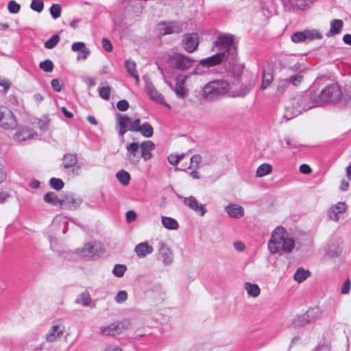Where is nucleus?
<instances>
[{
    "mask_svg": "<svg viewBox=\"0 0 351 351\" xmlns=\"http://www.w3.org/2000/svg\"><path fill=\"white\" fill-rule=\"evenodd\" d=\"M294 247V239L288 234L285 228L282 226L276 228L268 242L269 252L272 254L290 253Z\"/></svg>",
    "mask_w": 351,
    "mask_h": 351,
    "instance_id": "nucleus-1",
    "label": "nucleus"
},
{
    "mask_svg": "<svg viewBox=\"0 0 351 351\" xmlns=\"http://www.w3.org/2000/svg\"><path fill=\"white\" fill-rule=\"evenodd\" d=\"M217 50V53H223L226 59L233 61L237 57V47L233 42V36L230 34H219L213 43L212 50Z\"/></svg>",
    "mask_w": 351,
    "mask_h": 351,
    "instance_id": "nucleus-2",
    "label": "nucleus"
},
{
    "mask_svg": "<svg viewBox=\"0 0 351 351\" xmlns=\"http://www.w3.org/2000/svg\"><path fill=\"white\" fill-rule=\"evenodd\" d=\"M313 93L310 95L303 94L292 98L289 105L285 107L287 112H290L292 117L298 116L303 111L317 106L315 101L313 98Z\"/></svg>",
    "mask_w": 351,
    "mask_h": 351,
    "instance_id": "nucleus-3",
    "label": "nucleus"
},
{
    "mask_svg": "<svg viewBox=\"0 0 351 351\" xmlns=\"http://www.w3.org/2000/svg\"><path fill=\"white\" fill-rule=\"evenodd\" d=\"M342 97V90L337 84L326 86L319 94L313 93V98L317 106L327 103H336L340 101Z\"/></svg>",
    "mask_w": 351,
    "mask_h": 351,
    "instance_id": "nucleus-4",
    "label": "nucleus"
},
{
    "mask_svg": "<svg viewBox=\"0 0 351 351\" xmlns=\"http://www.w3.org/2000/svg\"><path fill=\"white\" fill-rule=\"evenodd\" d=\"M230 83L225 80H214L206 84L203 88L206 99H213L226 93L229 94Z\"/></svg>",
    "mask_w": 351,
    "mask_h": 351,
    "instance_id": "nucleus-5",
    "label": "nucleus"
},
{
    "mask_svg": "<svg viewBox=\"0 0 351 351\" xmlns=\"http://www.w3.org/2000/svg\"><path fill=\"white\" fill-rule=\"evenodd\" d=\"M254 86V81L252 79L246 82H243L241 79L239 82L232 81L230 84L229 95L232 97H243L252 90Z\"/></svg>",
    "mask_w": 351,
    "mask_h": 351,
    "instance_id": "nucleus-6",
    "label": "nucleus"
},
{
    "mask_svg": "<svg viewBox=\"0 0 351 351\" xmlns=\"http://www.w3.org/2000/svg\"><path fill=\"white\" fill-rule=\"evenodd\" d=\"M171 66L175 69L186 71L191 68L195 60L181 53H173L169 58Z\"/></svg>",
    "mask_w": 351,
    "mask_h": 351,
    "instance_id": "nucleus-7",
    "label": "nucleus"
},
{
    "mask_svg": "<svg viewBox=\"0 0 351 351\" xmlns=\"http://www.w3.org/2000/svg\"><path fill=\"white\" fill-rule=\"evenodd\" d=\"M17 125L13 112L7 107H0V127L5 130H14Z\"/></svg>",
    "mask_w": 351,
    "mask_h": 351,
    "instance_id": "nucleus-8",
    "label": "nucleus"
},
{
    "mask_svg": "<svg viewBox=\"0 0 351 351\" xmlns=\"http://www.w3.org/2000/svg\"><path fill=\"white\" fill-rule=\"evenodd\" d=\"M226 61L228 60L226 59L224 54L223 53H217L210 57L202 60L199 64L194 69L193 73L201 74L202 73H203V71H199L200 66L208 68L210 66H216L219 64H221Z\"/></svg>",
    "mask_w": 351,
    "mask_h": 351,
    "instance_id": "nucleus-9",
    "label": "nucleus"
},
{
    "mask_svg": "<svg viewBox=\"0 0 351 351\" xmlns=\"http://www.w3.org/2000/svg\"><path fill=\"white\" fill-rule=\"evenodd\" d=\"M182 30V25L176 21L161 22L157 25L156 31L160 36L180 33Z\"/></svg>",
    "mask_w": 351,
    "mask_h": 351,
    "instance_id": "nucleus-10",
    "label": "nucleus"
},
{
    "mask_svg": "<svg viewBox=\"0 0 351 351\" xmlns=\"http://www.w3.org/2000/svg\"><path fill=\"white\" fill-rule=\"evenodd\" d=\"M322 35L316 30H304L298 32L291 36V40L295 43H306L314 39H321Z\"/></svg>",
    "mask_w": 351,
    "mask_h": 351,
    "instance_id": "nucleus-11",
    "label": "nucleus"
},
{
    "mask_svg": "<svg viewBox=\"0 0 351 351\" xmlns=\"http://www.w3.org/2000/svg\"><path fill=\"white\" fill-rule=\"evenodd\" d=\"M125 157L130 165H136L139 163L141 156L139 151V143L133 142L126 145Z\"/></svg>",
    "mask_w": 351,
    "mask_h": 351,
    "instance_id": "nucleus-12",
    "label": "nucleus"
},
{
    "mask_svg": "<svg viewBox=\"0 0 351 351\" xmlns=\"http://www.w3.org/2000/svg\"><path fill=\"white\" fill-rule=\"evenodd\" d=\"M129 130L132 132H139L142 136L149 138L153 136L154 129L152 126L147 122L141 124V120L136 119L131 123Z\"/></svg>",
    "mask_w": 351,
    "mask_h": 351,
    "instance_id": "nucleus-13",
    "label": "nucleus"
},
{
    "mask_svg": "<svg viewBox=\"0 0 351 351\" xmlns=\"http://www.w3.org/2000/svg\"><path fill=\"white\" fill-rule=\"evenodd\" d=\"M127 329L126 325L121 322H114L108 326L100 328V332L103 335L115 337L121 335Z\"/></svg>",
    "mask_w": 351,
    "mask_h": 351,
    "instance_id": "nucleus-14",
    "label": "nucleus"
},
{
    "mask_svg": "<svg viewBox=\"0 0 351 351\" xmlns=\"http://www.w3.org/2000/svg\"><path fill=\"white\" fill-rule=\"evenodd\" d=\"M199 36L197 33L186 34L182 40V47L188 53L195 51L199 46Z\"/></svg>",
    "mask_w": 351,
    "mask_h": 351,
    "instance_id": "nucleus-15",
    "label": "nucleus"
},
{
    "mask_svg": "<svg viewBox=\"0 0 351 351\" xmlns=\"http://www.w3.org/2000/svg\"><path fill=\"white\" fill-rule=\"evenodd\" d=\"M180 198L182 199L185 206L193 210L201 217L204 216L207 211L206 208L202 204L199 203L194 196L191 195L186 197H180Z\"/></svg>",
    "mask_w": 351,
    "mask_h": 351,
    "instance_id": "nucleus-16",
    "label": "nucleus"
},
{
    "mask_svg": "<svg viewBox=\"0 0 351 351\" xmlns=\"http://www.w3.org/2000/svg\"><path fill=\"white\" fill-rule=\"evenodd\" d=\"M101 251V248L95 243L89 242L84 245V246L77 250V253L84 258H93L99 256Z\"/></svg>",
    "mask_w": 351,
    "mask_h": 351,
    "instance_id": "nucleus-17",
    "label": "nucleus"
},
{
    "mask_svg": "<svg viewBox=\"0 0 351 351\" xmlns=\"http://www.w3.org/2000/svg\"><path fill=\"white\" fill-rule=\"evenodd\" d=\"M82 199L74 194H66L62 198L60 208L65 210H75L80 206Z\"/></svg>",
    "mask_w": 351,
    "mask_h": 351,
    "instance_id": "nucleus-18",
    "label": "nucleus"
},
{
    "mask_svg": "<svg viewBox=\"0 0 351 351\" xmlns=\"http://www.w3.org/2000/svg\"><path fill=\"white\" fill-rule=\"evenodd\" d=\"M347 210L348 206L346 202H339L330 206L327 215L330 220L337 222L340 219L339 215L345 213Z\"/></svg>",
    "mask_w": 351,
    "mask_h": 351,
    "instance_id": "nucleus-19",
    "label": "nucleus"
},
{
    "mask_svg": "<svg viewBox=\"0 0 351 351\" xmlns=\"http://www.w3.org/2000/svg\"><path fill=\"white\" fill-rule=\"evenodd\" d=\"M189 77V75H179L176 78L173 90L178 98L184 99L188 95V90L185 85Z\"/></svg>",
    "mask_w": 351,
    "mask_h": 351,
    "instance_id": "nucleus-20",
    "label": "nucleus"
},
{
    "mask_svg": "<svg viewBox=\"0 0 351 351\" xmlns=\"http://www.w3.org/2000/svg\"><path fill=\"white\" fill-rule=\"evenodd\" d=\"M145 90L147 95L153 101L165 106L169 109L171 108V106L165 102L162 95L158 92L153 84L148 81H146Z\"/></svg>",
    "mask_w": 351,
    "mask_h": 351,
    "instance_id": "nucleus-21",
    "label": "nucleus"
},
{
    "mask_svg": "<svg viewBox=\"0 0 351 351\" xmlns=\"http://www.w3.org/2000/svg\"><path fill=\"white\" fill-rule=\"evenodd\" d=\"M64 326L62 324H53L46 334L45 339L49 343L56 342L63 335Z\"/></svg>",
    "mask_w": 351,
    "mask_h": 351,
    "instance_id": "nucleus-22",
    "label": "nucleus"
},
{
    "mask_svg": "<svg viewBox=\"0 0 351 351\" xmlns=\"http://www.w3.org/2000/svg\"><path fill=\"white\" fill-rule=\"evenodd\" d=\"M158 250L162 258L163 264L165 265H169L173 263V254L167 244L163 242H160L158 245Z\"/></svg>",
    "mask_w": 351,
    "mask_h": 351,
    "instance_id": "nucleus-23",
    "label": "nucleus"
},
{
    "mask_svg": "<svg viewBox=\"0 0 351 351\" xmlns=\"http://www.w3.org/2000/svg\"><path fill=\"white\" fill-rule=\"evenodd\" d=\"M117 126L116 129L120 136H123L125 133L129 130L131 123L133 121L126 115H122L117 113L116 115Z\"/></svg>",
    "mask_w": 351,
    "mask_h": 351,
    "instance_id": "nucleus-24",
    "label": "nucleus"
},
{
    "mask_svg": "<svg viewBox=\"0 0 351 351\" xmlns=\"http://www.w3.org/2000/svg\"><path fill=\"white\" fill-rule=\"evenodd\" d=\"M13 140L17 143H21L26 140L34 139L37 138V133L32 129L23 128L18 130L13 135Z\"/></svg>",
    "mask_w": 351,
    "mask_h": 351,
    "instance_id": "nucleus-25",
    "label": "nucleus"
},
{
    "mask_svg": "<svg viewBox=\"0 0 351 351\" xmlns=\"http://www.w3.org/2000/svg\"><path fill=\"white\" fill-rule=\"evenodd\" d=\"M155 148V144L152 141H145L139 143L141 158L147 161L153 157L152 151Z\"/></svg>",
    "mask_w": 351,
    "mask_h": 351,
    "instance_id": "nucleus-26",
    "label": "nucleus"
},
{
    "mask_svg": "<svg viewBox=\"0 0 351 351\" xmlns=\"http://www.w3.org/2000/svg\"><path fill=\"white\" fill-rule=\"evenodd\" d=\"M71 49L74 52H79L77 56V60H86L90 53V51L86 47V44L84 42H76L73 43L71 45Z\"/></svg>",
    "mask_w": 351,
    "mask_h": 351,
    "instance_id": "nucleus-27",
    "label": "nucleus"
},
{
    "mask_svg": "<svg viewBox=\"0 0 351 351\" xmlns=\"http://www.w3.org/2000/svg\"><path fill=\"white\" fill-rule=\"evenodd\" d=\"M153 251L154 247L147 241L138 243L134 248L136 256L140 258H145L146 256L151 254Z\"/></svg>",
    "mask_w": 351,
    "mask_h": 351,
    "instance_id": "nucleus-28",
    "label": "nucleus"
},
{
    "mask_svg": "<svg viewBox=\"0 0 351 351\" xmlns=\"http://www.w3.org/2000/svg\"><path fill=\"white\" fill-rule=\"evenodd\" d=\"M224 210L232 218L239 219L244 215V208L238 204H230L225 207Z\"/></svg>",
    "mask_w": 351,
    "mask_h": 351,
    "instance_id": "nucleus-29",
    "label": "nucleus"
},
{
    "mask_svg": "<svg viewBox=\"0 0 351 351\" xmlns=\"http://www.w3.org/2000/svg\"><path fill=\"white\" fill-rule=\"evenodd\" d=\"M311 2V0H286L285 6L288 10L303 9Z\"/></svg>",
    "mask_w": 351,
    "mask_h": 351,
    "instance_id": "nucleus-30",
    "label": "nucleus"
},
{
    "mask_svg": "<svg viewBox=\"0 0 351 351\" xmlns=\"http://www.w3.org/2000/svg\"><path fill=\"white\" fill-rule=\"evenodd\" d=\"M343 22L341 19H333L330 21V29L327 32L328 37L339 34L343 27Z\"/></svg>",
    "mask_w": 351,
    "mask_h": 351,
    "instance_id": "nucleus-31",
    "label": "nucleus"
},
{
    "mask_svg": "<svg viewBox=\"0 0 351 351\" xmlns=\"http://www.w3.org/2000/svg\"><path fill=\"white\" fill-rule=\"evenodd\" d=\"M261 8L263 14L265 16H269L276 10L275 0H262Z\"/></svg>",
    "mask_w": 351,
    "mask_h": 351,
    "instance_id": "nucleus-32",
    "label": "nucleus"
},
{
    "mask_svg": "<svg viewBox=\"0 0 351 351\" xmlns=\"http://www.w3.org/2000/svg\"><path fill=\"white\" fill-rule=\"evenodd\" d=\"M244 289L250 297L257 298L261 293V289L257 284L246 282L244 284Z\"/></svg>",
    "mask_w": 351,
    "mask_h": 351,
    "instance_id": "nucleus-33",
    "label": "nucleus"
},
{
    "mask_svg": "<svg viewBox=\"0 0 351 351\" xmlns=\"http://www.w3.org/2000/svg\"><path fill=\"white\" fill-rule=\"evenodd\" d=\"M289 86V81L285 79H279L275 86L274 95L280 97L284 94Z\"/></svg>",
    "mask_w": 351,
    "mask_h": 351,
    "instance_id": "nucleus-34",
    "label": "nucleus"
},
{
    "mask_svg": "<svg viewBox=\"0 0 351 351\" xmlns=\"http://www.w3.org/2000/svg\"><path fill=\"white\" fill-rule=\"evenodd\" d=\"M161 222L164 228L167 230H176L178 228V222L172 217H162Z\"/></svg>",
    "mask_w": 351,
    "mask_h": 351,
    "instance_id": "nucleus-35",
    "label": "nucleus"
},
{
    "mask_svg": "<svg viewBox=\"0 0 351 351\" xmlns=\"http://www.w3.org/2000/svg\"><path fill=\"white\" fill-rule=\"evenodd\" d=\"M125 67L128 73L135 79L136 83L138 84L139 83V76L136 69V63L132 60H128L125 61Z\"/></svg>",
    "mask_w": 351,
    "mask_h": 351,
    "instance_id": "nucleus-36",
    "label": "nucleus"
},
{
    "mask_svg": "<svg viewBox=\"0 0 351 351\" xmlns=\"http://www.w3.org/2000/svg\"><path fill=\"white\" fill-rule=\"evenodd\" d=\"M243 69L244 65L243 64L235 63L233 64L230 71V75L234 78L233 81L239 82L241 80Z\"/></svg>",
    "mask_w": 351,
    "mask_h": 351,
    "instance_id": "nucleus-37",
    "label": "nucleus"
},
{
    "mask_svg": "<svg viewBox=\"0 0 351 351\" xmlns=\"http://www.w3.org/2000/svg\"><path fill=\"white\" fill-rule=\"evenodd\" d=\"M77 162V156L73 154H66L64 155L62 158V164L64 167L66 169L74 167L75 165H76Z\"/></svg>",
    "mask_w": 351,
    "mask_h": 351,
    "instance_id": "nucleus-38",
    "label": "nucleus"
},
{
    "mask_svg": "<svg viewBox=\"0 0 351 351\" xmlns=\"http://www.w3.org/2000/svg\"><path fill=\"white\" fill-rule=\"evenodd\" d=\"M44 200L45 202L52 204L53 206H61L62 199H60L53 192L46 193L44 196Z\"/></svg>",
    "mask_w": 351,
    "mask_h": 351,
    "instance_id": "nucleus-39",
    "label": "nucleus"
},
{
    "mask_svg": "<svg viewBox=\"0 0 351 351\" xmlns=\"http://www.w3.org/2000/svg\"><path fill=\"white\" fill-rule=\"evenodd\" d=\"M272 166L270 164L268 163H263L258 167L256 171V176L258 178H262L265 176L269 175L272 171Z\"/></svg>",
    "mask_w": 351,
    "mask_h": 351,
    "instance_id": "nucleus-40",
    "label": "nucleus"
},
{
    "mask_svg": "<svg viewBox=\"0 0 351 351\" xmlns=\"http://www.w3.org/2000/svg\"><path fill=\"white\" fill-rule=\"evenodd\" d=\"M310 275L311 273L308 270L300 267L295 271L293 278L296 282L300 283L308 278Z\"/></svg>",
    "mask_w": 351,
    "mask_h": 351,
    "instance_id": "nucleus-41",
    "label": "nucleus"
},
{
    "mask_svg": "<svg viewBox=\"0 0 351 351\" xmlns=\"http://www.w3.org/2000/svg\"><path fill=\"white\" fill-rule=\"evenodd\" d=\"M91 301L90 294L88 291H84L80 293L75 299V302L84 306H87Z\"/></svg>",
    "mask_w": 351,
    "mask_h": 351,
    "instance_id": "nucleus-42",
    "label": "nucleus"
},
{
    "mask_svg": "<svg viewBox=\"0 0 351 351\" xmlns=\"http://www.w3.org/2000/svg\"><path fill=\"white\" fill-rule=\"evenodd\" d=\"M116 177L123 186L128 185L131 179L130 174L123 169L117 173Z\"/></svg>",
    "mask_w": 351,
    "mask_h": 351,
    "instance_id": "nucleus-43",
    "label": "nucleus"
},
{
    "mask_svg": "<svg viewBox=\"0 0 351 351\" xmlns=\"http://www.w3.org/2000/svg\"><path fill=\"white\" fill-rule=\"evenodd\" d=\"M273 81V74L272 72L268 71H264L263 73L262 77V83H261V88L266 89L271 84Z\"/></svg>",
    "mask_w": 351,
    "mask_h": 351,
    "instance_id": "nucleus-44",
    "label": "nucleus"
},
{
    "mask_svg": "<svg viewBox=\"0 0 351 351\" xmlns=\"http://www.w3.org/2000/svg\"><path fill=\"white\" fill-rule=\"evenodd\" d=\"M341 250L342 247L340 244H331L328 246L326 250V254L330 257H336L340 255Z\"/></svg>",
    "mask_w": 351,
    "mask_h": 351,
    "instance_id": "nucleus-45",
    "label": "nucleus"
},
{
    "mask_svg": "<svg viewBox=\"0 0 351 351\" xmlns=\"http://www.w3.org/2000/svg\"><path fill=\"white\" fill-rule=\"evenodd\" d=\"M310 323L308 318L306 317V313H304L295 317L293 321L292 325L294 328H298Z\"/></svg>",
    "mask_w": 351,
    "mask_h": 351,
    "instance_id": "nucleus-46",
    "label": "nucleus"
},
{
    "mask_svg": "<svg viewBox=\"0 0 351 351\" xmlns=\"http://www.w3.org/2000/svg\"><path fill=\"white\" fill-rule=\"evenodd\" d=\"M310 323L308 318L306 317V313H304L295 317L293 321L292 325L294 328H298Z\"/></svg>",
    "mask_w": 351,
    "mask_h": 351,
    "instance_id": "nucleus-47",
    "label": "nucleus"
},
{
    "mask_svg": "<svg viewBox=\"0 0 351 351\" xmlns=\"http://www.w3.org/2000/svg\"><path fill=\"white\" fill-rule=\"evenodd\" d=\"M310 323L308 318L306 317V313H304L295 317L293 321L292 325L294 328H298Z\"/></svg>",
    "mask_w": 351,
    "mask_h": 351,
    "instance_id": "nucleus-48",
    "label": "nucleus"
},
{
    "mask_svg": "<svg viewBox=\"0 0 351 351\" xmlns=\"http://www.w3.org/2000/svg\"><path fill=\"white\" fill-rule=\"evenodd\" d=\"M127 267L125 265L122 264H117L116 265L113 269H112V274L119 278L123 277L125 272L126 271Z\"/></svg>",
    "mask_w": 351,
    "mask_h": 351,
    "instance_id": "nucleus-49",
    "label": "nucleus"
},
{
    "mask_svg": "<svg viewBox=\"0 0 351 351\" xmlns=\"http://www.w3.org/2000/svg\"><path fill=\"white\" fill-rule=\"evenodd\" d=\"M60 40V37L58 35L55 34L52 36L49 40H47L44 45L45 47L47 49H53L56 47V45L58 44V43Z\"/></svg>",
    "mask_w": 351,
    "mask_h": 351,
    "instance_id": "nucleus-50",
    "label": "nucleus"
},
{
    "mask_svg": "<svg viewBox=\"0 0 351 351\" xmlns=\"http://www.w3.org/2000/svg\"><path fill=\"white\" fill-rule=\"evenodd\" d=\"M285 80L289 81V85L291 84L294 86H297L302 82L303 76L300 73H297Z\"/></svg>",
    "mask_w": 351,
    "mask_h": 351,
    "instance_id": "nucleus-51",
    "label": "nucleus"
},
{
    "mask_svg": "<svg viewBox=\"0 0 351 351\" xmlns=\"http://www.w3.org/2000/svg\"><path fill=\"white\" fill-rule=\"evenodd\" d=\"M319 312L317 308L310 309L306 313V317L308 318L311 323L316 321L319 317Z\"/></svg>",
    "mask_w": 351,
    "mask_h": 351,
    "instance_id": "nucleus-52",
    "label": "nucleus"
},
{
    "mask_svg": "<svg viewBox=\"0 0 351 351\" xmlns=\"http://www.w3.org/2000/svg\"><path fill=\"white\" fill-rule=\"evenodd\" d=\"M8 10L11 14H17L21 10V5L14 0H11L8 3Z\"/></svg>",
    "mask_w": 351,
    "mask_h": 351,
    "instance_id": "nucleus-53",
    "label": "nucleus"
},
{
    "mask_svg": "<svg viewBox=\"0 0 351 351\" xmlns=\"http://www.w3.org/2000/svg\"><path fill=\"white\" fill-rule=\"evenodd\" d=\"M39 67L44 71L49 73L53 71V64L51 60H45L40 62Z\"/></svg>",
    "mask_w": 351,
    "mask_h": 351,
    "instance_id": "nucleus-54",
    "label": "nucleus"
},
{
    "mask_svg": "<svg viewBox=\"0 0 351 351\" xmlns=\"http://www.w3.org/2000/svg\"><path fill=\"white\" fill-rule=\"evenodd\" d=\"M44 8L43 0H32L30 4V8L37 12H41Z\"/></svg>",
    "mask_w": 351,
    "mask_h": 351,
    "instance_id": "nucleus-55",
    "label": "nucleus"
},
{
    "mask_svg": "<svg viewBox=\"0 0 351 351\" xmlns=\"http://www.w3.org/2000/svg\"><path fill=\"white\" fill-rule=\"evenodd\" d=\"M50 14L51 16L56 19L61 15V7L59 4L54 3L50 8Z\"/></svg>",
    "mask_w": 351,
    "mask_h": 351,
    "instance_id": "nucleus-56",
    "label": "nucleus"
},
{
    "mask_svg": "<svg viewBox=\"0 0 351 351\" xmlns=\"http://www.w3.org/2000/svg\"><path fill=\"white\" fill-rule=\"evenodd\" d=\"M110 91L111 88L109 86H102L99 88V95L102 99L108 100L110 98Z\"/></svg>",
    "mask_w": 351,
    "mask_h": 351,
    "instance_id": "nucleus-57",
    "label": "nucleus"
},
{
    "mask_svg": "<svg viewBox=\"0 0 351 351\" xmlns=\"http://www.w3.org/2000/svg\"><path fill=\"white\" fill-rule=\"evenodd\" d=\"M202 158L199 154L193 155L191 158V164L189 168L191 169H197L199 165L202 162Z\"/></svg>",
    "mask_w": 351,
    "mask_h": 351,
    "instance_id": "nucleus-58",
    "label": "nucleus"
},
{
    "mask_svg": "<svg viewBox=\"0 0 351 351\" xmlns=\"http://www.w3.org/2000/svg\"><path fill=\"white\" fill-rule=\"evenodd\" d=\"M185 156L184 154H171L168 156V161L172 165H177Z\"/></svg>",
    "mask_w": 351,
    "mask_h": 351,
    "instance_id": "nucleus-59",
    "label": "nucleus"
},
{
    "mask_svg": "<svg viewBox=\"0 0 351 351\" xmlns=\"http://www.w3.org/2000/svg\"><path fill=\"white\" fill-rule=\"evenodd\" d=\"M50 185L52 188L56 190H60L64 186V182L62 180L52 178L50 180Z\"/></svg>",
    "mask_w": 351,
    "mask_h": 351,
    "instance_id": "nucleus-60",
    "label": "nucleus"
},
{
    "mask_svg": "<svg viewBox=\"0 0 351 351\" xmlns=\"http://www.w3.org/2000/svg\"><path fill=\"white\" fill-rule=\"evenodd\" d=\"M128 299V293L126 291H119L114 298V300L117 303H123Z\"/></svg>",
    "mask_w": 351,
    "mask_h": 351,
    "instance_id": "nucleus-61",
    "label": "nucleus"
},
{
    "mask_svg": "<svg viewBox=\"0 0 351 351\" xmlns=\"http://www.w3.org/2000/svg\"><path fill=\"white\" fill-rule=\"evenodd\" d=\"M285 141L289 149L298 148L300 146L299 143L292 137H285Z\"/></svg>",
    "mask_w": 351,
    "mask_h": 351,
    "instance_id": "nucleus-62",
    "label": "nucleus"
},
{
    "mask_svg": "<svg viewBox=\"0 0 351 351\" xmlns=\"http://www.w3.org/2000/svg\"><path fill=\"white\" fill-rule=\"evenodd\" d=\"M101 45H102V47L108 52H110L112 51V45L111 43V42L106 38H104L101 40Z\"/></svg>",
    "mask_w": 351,
    "mask_h": 351,
    "instance_id": "nucleus-63",
    "label": "nucleus"
},
{
    "mask_svg": "<svg viewBox=\"0 0 351 351\" xmlns=\"http://www.w3.org/2000/svg\"><path fill=\"white\" fill-rule=\"evenodd\" d=\"M117 107L121 111H125L129 108V104L125 99L120 100L118 101V103L117 104Z\"/></svg>",
    "mask_w": 351,
    "mask_h": 351,
    "instance_id": "nucleus-64",
    "label": "nucleus"
}]
</instances>
